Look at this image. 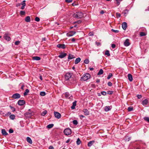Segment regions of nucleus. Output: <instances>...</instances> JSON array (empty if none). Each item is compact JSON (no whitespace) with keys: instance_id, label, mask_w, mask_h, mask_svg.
Listing matches in <instances>:
<instances>
[{"instance_id":"obj_1","label":"nucleus","mask_w":149,"mask_h":149,"mask_svg":"<svg viewBox=\"0 0 149 149\" xmlns=\"http://www.w3.org/2000/svg\"><path fill=\"white\" fill-rule=\"evenodd\" d=\"M91 77L90 74L88 73L84 74L81 77V80L85 81L89 79Z\"/></svg>"},{"instance_id":"obj_2","label":"nucleus","mask_w":149,"mask_h":149,"mask_svg":"<svg viewBox=\"0 0 149 149\" xmlns=\"http://www.w3.org/2000/svg\"><path fill=\"white\" fill-rule=\"evenodd\" d=\"M73 16L76 18H81L83 17V14L81 12H78L74 13Z\"/></svg>"},{"instance_id":"obj_3","label":"nucleus","mask_w":149,"mask_h":149,"mask_svg":"<svg viewBox=\"0 0 149 149\" xmlns=\"http://www.w3.org/2000/svg\"><path fill=\"white\" fill-rule=\"evenodd\" d=\"M64 133L66 135H68L71 133V130L70 128H66L64 131Z\"/></svg>"},{"instance_id":"obj_4","label":"nucleus","mask_w":149,"mask_h":149,"mask_svg":"<svg viewBox=\"0 0 149 149\" xmlns=\"http://www.w3.org/2000/svg\"><path fill=\"white\" fill-rule=\"evenodd\" d=\"M20 97V95L18 93H16L13 94L11 97L14 99H16L19 98Z\"/></svg>"},{"instance_id":"obj_5","label":"nucleus","mask_w":149,"mask_h":149,"mask_svg":"<svg viewBox=\"0 0 149 149\" xmlns=\"http://www.w3.org/2000/svg\"><path fill=\"white\" fill-rule=\"evenodd\" d=\"M72 76L70 73L68 72L67 73L65 76V78L66 80H69Z\"/></svg>"},{"instance_id":"obj_6","label":"nucleus","mask_w":149,"mask_h":149,"mask_svg":"<svg viewBox=\"0 0 149 149\" xmlns=\"http://www.w3.org/2000/svg\"><path fill=\"white\" fill-rule=\"evenodd\" d=\"M54 115L55 117L59 119L61 117V114L57 112H54Z\"/></svg>"},{"instance_id":"obj_7","label":"nucleus","mask_w":149,"mask_h":149,"mask_svg":"<svg viewBox=\"0 0 149 149\" xmlns=\"http://www.w3.org/2000/svg\"><path fill=\"white\" fill-rule=\"evenodd\" d=\"M57 47L58 48L64 49L66 48V45L63 44H59L57 45Z\"/></svg>"},{"instance_id":"obj_8","label":"nucleus","mask_w":149,"mask_h":149,"mask_svg":"<svg viewBox=\"0 0 149 149\" xmlns=\"http://www.w3.org/2000/svg\"><path fill=\"white\" fill-rule=\"evenodd\" d=\"M25 101L23 100H19L18 102V104L20 106H22L25 104Z\"/></svg>"},{"instance_id":"obj_9","label":"nucleus","mask_w":149,"mask_h":149,"mask_svg":"<svg viewBox=\"0 0 149 149\" xmlns=\"http://www.w3.org/2000/svg\"><path fill=\"white\" fill-rule=\"evenodd\" d=\"M30 109L29 110V111L26 112L25 114V115L26 116L28 117H30L32 115V113L30 111Z\"/></svg>"},{"instance_id":"obj_10","label":"nucleus","mask_w":149,"mask_h":149,"mask_svg":"<svg viewBox=\"0 0 149 149\" xmlns=\"http://www.w3.org/2000/svg\"><path fill=\"white\" fill-rule=\"evenodd\" d=\"M76 33V32L71 31L67 33V36L68 37L72 36Z\"/></svg>"},{"instance_id":"obj_11","label":"nucleus","mask_w":149,"mask_h":149,"mask_svg":"<svg viewBox=\"0 0 149 149\" xmlns=\"http://www.w3.org/2000/svg\"><path fill=\"white\" fill-rule=\"evenodd\" d=\"M124 45L125 46H128L130 45L129 42V40L128 39H126L124 42Z\"/></svg>"},{"instance_id":"obj_12","label":"nucleus","mask_w":149,"mask_h":149,"mask_svg":"<svg viewBox=\"0 0 149 149\" xmlns=\"http://www.w3.org/2000/svg\"><path fill=\"white\" fill-rule=\"evenodd\" d=\"M122 26L123 29L125 30L127 27V24L126 22H124L122 23Z\"/></svg>"},{"instance_id":"obj_13","label":"nucleus","mask_w":149,"mask_h":149,"mask_svg":"<svg viewBox=\"0 0 149 149\" xmlns=\"http://www.w3.org/2000/svg\"><path fill=\"white\" fill-rule=\"evenodd\" d=\"M67 55V54L65 53H61L58 56V57L60 58H63L66 56Z\"/></svg>"},{"instance_id":"obj_14","label":"nucleus","mask_w":149,"mask_h":149,"mask_svg":"<svg viewBox=\"0 0 149 149\" xmlns=\"http://www.w3.org/2000/svg\"><path fill=\"white\" fill-rule=\"evenodd\" d=\"M148 103V100L147 99H145L144 100H143L141 104L143 105V106L146 105Z\"/></svg>"},{"instance_id":"obj_15","label":"nucleus","mask_w":149,"mask_h":149,"mask_svg":"<svg viewBox=\"0 0 149 149\" xmlns=\"http://www.w3.org/2000/svg\"><path fill=\"white\" fill-rule=\"evenodd\" d=\"M75 56L71 54H69L68 55V61H69L70 59H72L74 58H75Z\"/></svg>"},{"instance_id":"obj_16","label":"nucleus","mask_w":149,"mask_h":149,"mask_svg":"<svg viewBox=\"0 0 149 149\" xmlns=\"http://www.w3.org/2000/svg\"><path fill=\"white\" fill-rule=\"evenodd\" d=\"M95 142V141L94 140L89 141L88 144V146L89 147H91L93 145V144Z\"/></svg>"},{"instance_id":"obj_17","label":"nucleus","mask_w":149,"mask_h":149,"mask_svg":"<svg viewBox=\"0 0 149 149\" xmlns=\"http://www.w3.org/2000/svg\"><path fill=\"white\" fill-rule=\"evenodd\" d=\"M32 58L33 60L36 61H39L41 59V58L40 57L38 56H33L32 57Z\"/></svg>"},{"instance_id":"obj_18","label":"nucleus","mask_w":149,"mask_h":149,"mask_svg":"<svg viewBox=\"0 0 149 149\" xmlns=\"http://www.w3.org/2000/svg\"><path fill=\"white\" fill-rule=\"evenodd\" d=\"M83 111L86 115H88L89 114V112L87 109H84L83 110Z\"/></svg>"},{"instance_id":"obj_19","label":"nucleus","mask_w":149,"mask_h":149,"mask_svg":"<svg viewBox=\"0 0 149 149\" xmlns=\"http://www.w3.org/2000/svg\"><path fill=\"white\" fill-rule=\"evenodd\" d=\"M128 78L129 80L130 81H132L133 80V78L132 75L130 74H129L128 75Z\"/></svg>"},{"instance_id":"obj_20","label":"nucleus","mask_w":149,"mask_h":149,"mask_svg":"<svg viewBox=\"0 0 149 149\" xmlns=\"http://www.w3.org/2000/svg\"><path fill=\"white\" fill-rule=\"evenodd\" d=\"M1 133L3 135L6 136L8 135V133L6 132L5 130L4 129L2 130Z\"/></svg>"},{"instance_id":"obj_21","label":"nucleus","mask_w":149,"mask_h":149,"mask_svg":"<svg viewBox=\"0 0 149 149\" xmlns=\"http://www.w3.org/2000/svg\"><path fill=\"white\" fill-rule=\"evenodd\" d=\"M26 141L30 144H31L32 143V141L31 139L29 137H27L26 138Z\"/></svg>"},{"instance_id":"obj_22","label":"nucleus","mask_w":149,"mask_h":149,"mask_svg":"<svg viewBox=\"0 0 149 149\" xmlns=\"http://www.w3.org/2000/svg\"><path fill=\"white\" fill-rule=\"evenodd\" d=\"M25 21L27 22H29L31 21V18L30 16H28L26 17L25 19Z\"/></svg>"},{"instance_id":"obj_23","label":"nucleus","mask_w":149,"mask_h":149,"mask_svg":"<svg viewBox=\"0 0 149 149\" xmlns=\"http://www.w3.org/2000/svg\"><path fill=\"white\" fill-rule=\"evenodd\" d=\"M4 38L5 40L8 41H9L10 40V38L9 36H8L7 34L4 35Z\"/></svg>"},{"instance_id":"obj_24","label":"nucleus","mask_w":149,"mask_h":149,"mask_svg":"<svg viewBox=\"0 0 149 149\" xmlns=\"http://www.w3.org/2000/svg\"><path fill=\"white\" fill-rule=\"evenodd\" d=\"M81 59L80 58L78 57L77 58L75 61V64H76L79 63L81 61Z\"/></svg>"},{"instance_id":"obj_25","label":"nucleus","mask_w":149,"mask_h":149,"mask_svg":"<svg viewBox=\"0 0 149 149\" xmlns=\"http://www.w3.org/2000/svg\"><path fill=\"white\" fill-rule=\"evenodd\" d=\"M110 109V107L109 106H106L104 108V110L106 111H108Z\"/></svg>"},{"instance_id":"obj_26","label":"nucleus","mask_w":149,"mask_h":149,"mask_svg":"<svg viewBox=\"0 0 149 149\" xmlns=\"http://www.w3.org/2000/svg\"><path fill=\"white\" fill-rule=\"evenodd\" d=\"M29 90L28 89H26L25 90V92L23 94L24 95L26 96L27 95H28V93L29 92Z\"/></svg>"},{"instance_id":"obj_27","label":"nucleus","mask_w":149,"mask_h":149,"mask_svg":"<svg viewBox=\"0 0 149 149\" xmlns=\"http://www.w3.org/2000/svg\"><path fill=\"white\" fill-rule=\"evenodd\" d=\"M53 126H54L53 124H49V125H48L47 126V128L50 129V128H52L53 127Z\"/></svg>"},{"instance_id":"obj_28","label":"nucleus","mask_w":149,"mask_h":149,"mask_svg":"<svg viewBox=\"0 0 149 149\" xmlns=\"http://www.w3.org/2000/svg\"><path fill=\"white\" fill-rule=\"evenodd\" d=\"M103 70L102 69H101L97 73V75H101L103 74Z\"/></svg>"},{"instance_id":"obj_29","label":"nucleus","mask_w":149,"mask_h":149,"mask_svg":"<svg viewBox=\"0 0 149 149\" xmlns=\"http://www.w3.org/2000/svg\"><path fill=\"white\" fill-rule=\"evenodd\" d=\"M105 54L106 55H107L108 56H109L110 55L109 51L108 50H107L106 51L105 53Z\"/></svg>"},{"instance_id":"obj_30","label":"nucleus","mask_w":149,"mask_h":149,"mask_svg":"<svg viewBox=\"0 0 149 149\" xmlns=\"http://www.w3.org/2000/svg\"><path fill=\"white\" fill-rule=\"evenodd\" d=\"M10 118L12 120H14L15 118V116L14 114L10 115L9 116Z\"/></svg>"},{"instance_id":"obj_31","label":"nucleus","mask_w":149,"mask_h":149,"mask_svg":"<svg viewBox=\"0 0 149 149\" xmlns=\"http://www.w3.org/2000/svg\"><path fill=\"white\" fill-rule=\"evenodd\" d=\"M116 1V3L117 6H119L120 3V2L123 0H114Z\"/></svg>"},{"instance_id":"obj_32","label":"nucleus","mask_w":149,"mask_h":149,"mask_svg":"<svg viewBox=\"0 0 149 149\" xmlns=\"http://www.w3.org/2000/svg\"><path fill=\"white\" fill-rule=\"evenodd\" d=\"M47 111L46 110H45L41 113V115L42 116H44L47 114Z\"/></svg>"},{"instance_id":"obj_33","label":"nucleus","mask_w":149,"mask_h":149,"mask_svg":"<svg viewBox=\"0 0 149 149\" xmlns=\"http://www.w3.org/2000/svg\"><path fill=\"white\" fill-rule=\"evenodd\" d=\"M70 95V94L69 93H66L65 94V96L66 98H69V96Z\"/></svg>"},{"instance_id":"obj_34","label":"nucleus","mask_w":149,"mask_h":149,"mask_svg":"<svg viewBox=\"0 0 149 149\" xmlns=\"http://www.w3.org/2000/svg\"><path fill=\"white\" fill-rule=\"evenodd\" d=\"M128 10L127 9H126L123 12V13L124 15L128 13Z\"/></svg>"},{"instance_id":"obj_35","label":"nucleus","mask_w":149,"mask_h":149,"mask_svg":"<svg viewBox=\"0 0 149 149\" xmlns=\"http://www.w3.org/2000/svg\"><path fill=\"white\" fill-rule=\"evenodd\" d=\"M76 143L78 145H79L81 143V141L79 138H78Z\"/></svg>"},{"instance_id":"obj_36","label":"nucleus","mask_w":149,"mask_h":149,"mask_svg":"<svg viewBox=\"0 0 149 149\" xmlns=\"http://www.w3.org/2000/svg\"><path fill=\"white\" fill-rule=\"evenodd\" d=\"M89 61L88 59H85L84 61V63L85 64H88L89 63Z\"/></svg>"},{"instance_id":"obj_37","label":"nucleus","mask_w":149,"mask_h":149,"mask_svg":"<svg viewBox=\"0 0 149 149\" xmlns=\"http://www.w3.org/2000/svg\"><path fill=\"white\" fill-rule=\"evenodd\" d=\"M25 12L24 11H21L20 12V14L21 15H25Z\"/></svg>"},{"instance_id":"obj_38","label":"nucleus","mask_w":149,"mask_h":149,"mask_svg":"<svg viewBox=\"0 0 149 149\" xmlns=\"http://www.w3.org/2000/svg\"><path fill=\"white\" fill-rule=\"evenodd\" d=\"M40 94L41 96H44L45 95L46 93L45 92L42 91L40 92Z\"/></svg>"},{"instance_id":"obj_39","label":"nucleus","mask_w":149,"mask_h":149,"mask_svg":"<svg viewBox=\"0 0 149 149\" xmlns=\"http://www.w3.org/2000/svg\"><path fill=\"white\" fill-rule=\"evenodd\" d=\"M144 119L145 120L149 122V117H145L144 118Z\"/></svg>"},{"instance_id":"obj_40","label":"nucleus","mask_w":149,"mask_h":149,"mask_svg":"<svg viewBox=\"0 0 149 149\" xmlns=\"http://www.w3.org/2000/svg\"><path fill=\"white\" fill-rule=\"evenodd\" d=\"M146 35V34L143 32H141L140 33V36H144Z\"/></svg>"},{"instance_id":"obj_41","label":"nucleus","mask_w":149,"mask_h":149,"mask_svg":"<svg viewBox=\"0 0 149 149\" xmlns=\"http://www.w3.org/2000/svg\"><path fill=\"white\" fill-rule=\"evenodd\" d=\"M133 110V108L132 107H130L128 108V110L129 111H130Z\"/></svg>"},{"instance_id":"obj_42","label":"nucleus","mask_w":149,"mask_h":149,"mask_svg":"<svg viewBox=\"0 0 149 149\" xmlns=\"http://www.w3.org/2000/svg\"><path fill=\"white\" fill-rule=\"evenodd\" d=\"M9 107H10V108L12 109V111L13 112H14L15 111V108H14V107H12V106H11L10 105L9 106Z\"/></svg>"},{"instance_id":"obj_43","label":"nucleus","mask_w":149,"mask_h":149,"mask_svg":"<svg viewBox=\"0 0 149 149\" xmlns=\"http://www.w3.org/2000/svg\"><path fill=\"white\" fill-rule=\"evenodd\" d=\"M112 76V74L111 73H109L107 77V79H109Z\"/></svg>"},{"instance_id":"obj_44","label":"nucleus","mask_w":149,"mask_h":149,"mask_svg":"<svg viewBox=\"0 0 149 149\" xmlns=\"http://www.w3.org/2000/svg\"><path fill=\"white\" fill-rule=\"evenodd\" d=\"M73 124L75 125H77L78 124V122L76 120H74L73 121Z\"/></svg>"},{"instance_id":"obj_45","label":"nucleus","mask_w":149,"mask_h":149,"mask_svg":"<svg viewBox=\"0 0 149 149\" xmlns=\"http://www.w3.org/2000/svg\"><path fill=\"white\" fill-rule=\"evenodd\" d=\"M35 20L36 21L38 22L40 21V19L38 17H36L35 18Z\"/></svg>"},{"instance_id":"obj_46","label":"nucleus","mask_w":149,"mask_h":149,"mask_svg":"<svg viewBox=\"0 0 149 149\" xmlns=\"http://www.w3.org/2000/svg\"><path fill=\"white\" fill-rule=\"evenodd\" d=\"M101 94L103 95H106L107 94V93L105 91H102L101 92Z\"/></svg>"},{"instance_id":"obj_47","label":"nucleus","mask_w":149,"mask_h":149,"mask_svg":"<svg viewBox=\"0 0 149 149\" xmlns=\"http://www.w3.org/2000/svg\"><path fill=\"white\" fill-rule=\"evenodd\" d=\"M111 31L113 32H114V33H118L119 32V31L118 30H115L113 29H111Z\"/></svg>"},{"instance_id":"obj_48","label":"nucleus","mask_w":149,"mask_h":149,"mask_svg":"<svg viewBox=\"0 0 149 149\" xmlns=\"http://www.w3.org/2000/svg\"><path fill=\"white\" fill-rule=\"evenodd\" d=\"M11 115V113L10 112H8L6 114H5V116H9Z\"/></svg>"},{"instance_id":"obj_49","label":"nucleus","mask_w":149,"mask_h":149,"mask_svg":"<svg viewBox=\"0 0 149 149\" xmlns=\"http://www.w3.org/2000/svg\"><path fill=\"white\" fill-rule=\"evenodd\" d=\"M20 42L19 41H17L15 42V44L16 45H18L19 44Z\"/></svg>"},{"instance_id":"obj_50","label":"nucleus","mask_w":149,"mask_h":149,"mask_svg":"<svg viewBox=\"0 0 149 149\" xmlns=\"http://www.w3.org/2000/svg\"><path fill=\"white\" fill-rule=\"evenodd\" d=\"M88 35L89 36H93L94 35V34H93V32H90L89 34H88Z\"/></svg>"},{"instance_id":"obj_51","label":"nucleus","mask_w":149,"mask_h":149,"mask_svg":"<svg viewBox=\"0 0 149 149\" xmlns=\"http://www.w3.org/2000/svg\"><path fill=\"white\" fill-rule=\"evenodd\" d=\"M113 91H107V93L108 94H112L113 93Z\"/></svg>"},{"instance_id":"obj_52","label":"nucleus","mask_w":149,"mask_h":149,"mask_svg":"<svg viewBox=\"0 0 149 149\" xmlns=\"http://www.w3.org/2000/svg\"><path fill=\"white\" fill-rule=\"evenodd\" d=\"M108 85L110 86H112V84L111 82H109L108 83Z\"/></svg>"},{"instance_id":"obj_53","label":"nucleus","mask_w":149,"mask_h":149,"mask_svg":"<svg viewBox=\"0 0 149 149\" xmlns=\"http://www.w3.org/2000/svg\"><path fill=\"white\" fill-rule=\"evenodd\" d=\"M13 130L12 129H9V132L10 133H13Z\"/></svg>"},{"instance_id":"obj_54","label":"nucleus","mask_w":149,"mask_h":149,"mask_svg":"<svg viewBox=\"0 0 149 149\" xmlns=\"http://www.w3.org/2000/svg\"><path fill=\"white\" fill-rule=\"evenodd\" d=\"M76 102H77L76 101H75L74 102H73L72 105L74 106L75 107V106L76 105Z\"/></svg>"},{"instance_id":"obj_55","label":"nucleus","mask_w":149,"mask_h":149,"mask_svg":"<svg viewBox=\"0 0 149 149\" xmlns=\"http://www.w3.org/2000/svg\"><path fill=\"white\" fill-rule=\"evenodd\" d=\"M72 1V0H65V1L67 3H70Z\"/></svg>"},{"instance_id":"obj_56","label":"nucleus","mask_w":149,"mask_h":149,"mask_svg":"<svg viewBox=\"0 0 149 149\" xmlns=\"http://www.w3.org/2000/svg\"><path fill=\"white\" fill-rule=\"evenodd\" d=\"M116 15L118 17H120L121 16V15L120 13H116Z\"/></svg>"},{"instance_id":"obj_57","label":"nucleus","mask_w":149,"mask_h":149,"mask_svg":"<svg viewBox=\"0 0 149 149\" xmlns=\"http://www.w3.org/2000/svg\"><path fill=\"white\" fill-rule=\"evenodd\" d=\"M81 20H79L77 21L76 22L74 23H77L78 24H80L81 23Z\"/></svg>"},{"instance_id":"obj_58","label":"nucleus","mask_w":149,"mask_h":149,"mask_svg":"<svg viewBox=\"0 0 149 149\" xmlns=\"http://www.w3.org/2000/svg\"><path fill=\"white\" fill-rule=\"evenodd\" d=\"M137 97L138 99H140L142 97V96L141 95H137Z\"/></svg>"},{"instance_id":"obj_59","label":"nucleus","mask_w":149,"mask_h":149,"mask_svg":"<svg viewBox=\"0 0 149 149\" xmlns=\"http://www.w3.org/2000/svg\"><path fill=\"white\" fill-rule=\"evenodd\" d=\"M111 47L113 48H115L116 47L115 45L114 44H112L111 45Z\"/></svg>"},{"instance_id":"obj_60","label":"nucleus","mask_w":149,"mask_h":149,"mask_svg":"<svg viewBox=\"0 0 149 149\" xmlns=\"http://www.w3.org/2000/svg\"><path fill=\"white\" fill-rule=\"evenodd\" d=\"M21 5H22L21 3H18L16 4V6L17 7H18L20 6Z\"/></svg>"},{"instance_id":"obj_61","label":"nucleus","mask_w":149,"mask_h":149,"mask_svg":"<svg viewBox=\"0 0 149 149\" xmlns=\"http://www.w3.org/2000/svg\"><path fill=\"white\" fill-rule=\"evenodd\" d=\"M49 149H54V147L52 146H50L49 147Z\"/></svg>"},{"instance_id":"obj_62","label":"nucleus","mask_w":149,"mask_h":149,"mask_svg":"<svg viewBox=\"0 0 149 149\" xmlns=\"http://www.w3.org/2000/svg\"><path fill=\"white\" fill-rule=\"evenodd\" d=\"M96 44L97 46H98L100 45V42H96Z\"/></svg>"},{"instance_id":"obj_63","label":"nucleus","mask_w":149,"mask_h":149,"mask_svg":"<svg viewBox=\"0 0 149 149\" xmlns=\"http://www.w3.org/2000/svg\"><path fill=\"white\" fill-rule=\"evenodd\" d=\"M24 85H22V86H21V88L22 90H23L24 89Z\"/></svg>"},{"instance_id":"obj_64","label":"nucleus","mask_w":149,"mask_h":149,"mask_svg":"<svg viewBox=\"0 0 149 149\" xmlns=\"http://www.w3.org/2000/svg\"><path fill=\"white\" fill-rule=\"evenodd\" d=\"M46 38H42V41H46Z\"/></svg>"}]
</instances>
